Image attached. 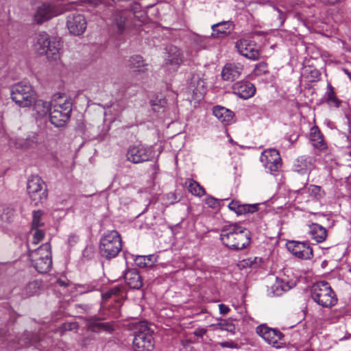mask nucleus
I'll list each match as a JSON object with an SVG mask.
<instances>
[{"mask_svg": "<svg viewBox=\"0 0 351 351\" xmlns=\"http://www.w3.org/2000/svg\"><path fill=\"white\" fill-rule=\"evenodd\" d=\"M220 239L229 249L241 250L250 245V232L247 228L237 223H231L222 228Z\"/></svg>", "mask_w": 351, "mask_h": 351, "instance_id": "f257e3e1", "label": "nucleus"}, {"mask_svg": "<svg viewBox=\"0 0 351 351\" xmlns=\"http://www.w3.org/2000/svg\"><path fill=\"white\" fill-rule=\"evenodd\" d=\"M72 100L64 94H58L53 96L51 101L49 119L52 125L56 128L66 126L69 122L72 112Z\"/></svg>", "mask_w": 351, "mask_h": 351, "instance_id": "f03ea898", "label": "nucleus"}, {"mask_svg": "<svg viewBox=\"0 0 351 351\" xmlns=\"http://www.w3.org/2000/svg\"><path fill=\"white\" fill-rule=\"evenodd\" d=\"M61 47L60 38L51 37L45 32H40L35 36L34 50L37 54L45 56L50 62H55L60 59Z\"/></svg>", "mask_w": 351, "mask_h": 351, "instance_id": "7ed1b4c3", "label": "nucleus"}, {"mask_svg": "<svg viewBox=\"0 0 351 351\" xmlns=\"http://www.w3.org/2000/svg\"><path fill=\"white\" fill-rule=\"evenodd\" d=\"M121 234L117 230H108L100 238L99 252L101 256L108 261L116 258L122 250Z\"/></svg>", "mask_w": 351, "mask_h": 351, "instance_id": "20e7f679", "label": "nucleus"}, {"mask_svg": "<svg viewBox=\"0 0 351 351\" xmlns=\"http://www.w3.org/2000/svg\"><path fill=\"white\" fill-rule=\"evenodd\" d=\"M28 257L31 265L39 273L48 272L52 265L51 248L49 242H47L36 250H32L29 244H27Z\"/></svg>", "mask_w": 351, "mask_h": 351, "instance_id": "39448f33", "label": "nucleus"}, {"mask_svg": "<svg viewBox=\"0 0 351 351\" xmlns=\"http://www.w3.org/2000/svg\"><path fill=\"white\" fill-rule=\"evenodd\" d=\"M311 295L313 300L323 308H331L338 301L336 293L326 281L315 283L311 287Z\"/></svg>", "mask_w": 351, "mask_h": 351, "instance_id": "423d86ee", "label": "nucleus"}, {"mask_svg": "<svg viewBox=\"0 0 351 351\" xmlns=\"http://www.w3.org/2000/svg\"><path fill=\"white\" fill-rule=\"evenodd\" d=\"M10 95L12 100L21 108L29 107L36 99V93L32 86L25 82L12 85Z\"/></svg>", "mask_w": 351, "mask_h": 351, "instance_id": "0eeeda50", "label": "nucleus"}, {"mask_svg": "<svg viewBox=\"0 0 351 351\" xmlns=\"http://www.w3.org/2000/svg\"><path fill=\"white\" fill-rule=\"evenodd\" d=\"M133 348L134 351H153L154 343L152 332L146 322H141L135 325Z\"/></svg>", "mask_w": 351, "mask_h": 351, "instance_id": "6e6552de", "label": "nucleus"}, {"mask_svg": "<svg viewBox=\"0 0 351 351\" xmlns=\"http://www.w3.org/2000/svg\"><path fill=\"white\" fill-rule=\"evenodd\" d=\"M69 6L52 2L43 3L37 7L34 14V21L37 24H42L68 11Z\"/></svg>", "mask_w": 351, "mask_h": 351, "instance_id": "1a4fd4ad", "label": "nucleus"}, {"mask_svg": "<svg viewBox=\"0 0 351 351\" xmlns=\"http://www.w3.org/2000/svg\"><path fill=\"white\" fill-rule=\"evenodd\" d=\"M27 191L32 202L37 206L47 198V190L42 178L38 176H32L27 180Z\"/></svg>", "mask_w": 351, "mask_h": 351, "instance_id": "9d476101", "label": "nucleus"}, {"mask_svg": "<svg viewBox=\"0 0 351 351\" xmlns=\"http://www.w3.org/2000/svg\"><path fill=\"white\" fill-rule=\"evenodd\" d=\"M260 160L264 167L271 174H276L282 167L280 153L275 149L264 150L261 155Z\"/></svg>", "mask_w": 351, "mask_h": 351, "instance_id": "9b49d317", "label": "nucleus"}, {"mask_svg": "<svg viewBox=\"0 0 351 351\" xmlns=\"http://www.w3.org/2000/svg\"><path fill=\"white\" fill-rule=\"evenodd\" d=\"M152 151L149 147L139 144L130 146L127 152V160L132 163H141L149 160Z\"/></svg>", "mask_w": 351, "mask_h": 351, "instance_id": "f8f14e48", "label": "nucleus"}, {"mask_svg": "<svg viewBox=\"0 0 351 351\" xmlns=\"http://www.w3.org/2000/svg\"><path fill=\"white\" fill-rule=\"evenodd\" d=\"M235 47L241 55L248 59L257 60L260 57L258 47L253 41L239 39L236 42Z\"/></svg>", "mask_w": 351, "mask_h": 351, "instance_id": "ddd939ff", "label": "nucleus"}, {"mask_svg": "<svg viewBox=\"0 0 351 351\" xmlns=\"http://www.w3.org/2000/svg\"><path fill=\"white\" fill-rule=\"evenodd\" d=\"M256 333L267 343L275 348H280V341L284 337L283 334L278 330L267 327L265 325L258 326L256 328Z\"/></svg>", "mask_w": 351, "mask_h": 351, "instance_id": "4468645a", "label": "nucleus"}, {"mask_svg": "<svg viewBox=\"0 0 351 351\" xmlns=\"http://www.w3.org/2000/svg\"><path fill=\"white\" fill-rule=\"evenodd\" d=\"M86 21L84 15L80 13H72L66 17V27L69 32L73 35H81L86 29Z\"/></svg>", "mask_w": 351, "mask_h": 351, "instance_id": "2eb2a0df", "label": "nucleus"}, {"mask_svg": "<svg viewBox=\"0 0 351 351\" xmlns=\"http://www.w3.org/2000/svg\"><path fill=\"white\" fill-rule=\"evenodd\" d=\"M287 249L295 256L301 259H311L313 256L312 247L304 242L291 241L287 244Z\"/></svg>", "mask_w": 351, "mask_h": 351, "instance_id": "dca6fc26", "label": "nucleus"}, {"mask_svg": "<svg viewBox=\"0 0 351 351\" xmlns=\"http://www.w3.org/2000/svg\"><path fill=\"white\" fill-rule=\"evenodd\" d=\"M183 62V54L181 50L175 46L168 49L167 56L165 58V65L169 70L176 71Z\"/></svg>", "mask_w": 351, "mask_h": 351, "instance_id": "f3484780", "label": "nucleus"}, {"mask_svg": "<svg viewBox=\"0 0 351 351\" xmlns=\"http://www.w3.org/2000/svg\"><path fill=\"white\" fill-rule=\"evenodd\" d=\"M243 71V65L239 62H230L224 65L221 77L225 81L232 82L239 78Z\"/></svg>", "mask_w": 351, "mask_h": 351, "instance_id": "a211bd4d", "label": "nucleus"}, {"mask_svg": "<svg viewBox=\"0 0 351 351\" xmlns=\"http://www.w3.org/2000/svg\"><path fill=\"white\" fill-rule=\"evenodd\" d=\"M232 89L234 95L243 99L252 97L256 92L254 84L246 81H239L234 83L232 85Z\"/></svg>", "mask_w": 351, "mask_h": 351, "instance_id": "6ab92c4d", "label": "nucleus"}, {"mask_svg": "<svg viewBox=\"0 0 351 351\" xmlns=\"http://www.w3.org/2000/svg\"><path fill=\"white\" fill-rule=\"evenodd\" d=\"M309 140L315 149L324 153L328 151V144L323 134L317 125H314L311 128Z\"/></svg>", "mask_w": 351, "mask_h": 351, "instance_id": "aec40b11", "label": "nucleus"}, {"mask_svg": "<svg viewBox=\"0 0 351 351\" xmlns=\"http://www.w3.org/2000/svg\"><path fill=\"white\" fill-rule=\"evenodd\" d=\"M230 210L234 211L237 215H247L254 213L258 210V204H241L239 201L233 200L228 204Z\"/></svg>", "mask_w": 351, "mask_h": 351, "instance_id": "412c9836", "label": "nucleus"}, {"mask_svg": "<svg viewBox=\"0 0 351 351\" xmlns=\"http://www.w3.org/2000/svg\"><path fill=\"white\" fill-rule=\"evenodd\" d=\"M234 25L231 21H222L212 25L211 36L215 38L228 36L232 31Z\"/></svg>", "mask_w": 351, "mask_h": 351, "instance_id": "4be33fe9", "label": "nucleus"}, {"mask_svg": "<svg viewBox=\"0 0 351 351\" xmlns=\"http://www.w3.org/2000/svg\"><path fill=\"white\" fill-rule=\"evenodd\" d=\"M213 113L224 125H230L233 122L234 112L225 107L220 106H215L213 109Z\"/></svg>", "mask_w": 351, "mask_h": 351, "instance_id": "5701e85b", "label": "nucleus"}, {"mask_svg": "<svg viewBox=\"0 0 351 351\" xmlns=\"http://www.w3.org/2000/svg\"><path fill=\"white\" fill-rule=\"evenodd\" d=\"M124 280L126 284L132 289H138L143 285V280L138 271L135 269H128L125 275Z\"/></svg>", "mask_w": 351, "mask_h": 351, "instance_id": "b1692460", "label": "nucleus"}, {"mask_svg": "<svg viewBox=\"0 0 351 351\" xmlns=\"http://www.w3.org/2000/svg\"><path fill=\"white\" fill-rule=\"evenodd\" d=\"M189 88L195 95L202 96L205 93L206 82L199 74H193L190 79Z\"/></svg>", "mask_w": 351, "mask_h": 351, "instance_id": "393cba45", "label": "nucleus"}, {"mask_svg": "<svg viewBox=\"0 0 351 351\" xmlns=\"http://www.w3.org/2000/svg\"><path fill=\"white\" fill-rule=\"evenodd\" d=\"M308 234L315 242L322 243L327 237V230L322 226L313 223L308 226Z\"/></svg>", "mask_w": 351, "mask_h": 351, "instance_id": "a878e982", "label": "nucleus"}, {"mask_svg": "<svg viewBox=\"0 0 351 351\" xmlns=\"http://www.w3.org/2000/svg\"><path fill=\"white\" fill-rule=\"evenodd\" d=\"M148 64L139 55H134L128 60V66L134 72L145 73L148 70Z\"/></svg>", "mask_w": 351, "mask_h": 351, "instance_id": "bb28decb", "label": "nucleus"}, {"mask_svg": "<svg viewBox=\"0 0 351 351\" xmlns=\"http://www.w3.org/2000/svg\"><path fill=\"white\" fill-rule=\"evenodd\" d=\"M130 12L127 10H116L112 15L113 24L117 27L119 33H122L125 28V22L128 19Z\"/></svg>", "mask_w": 351, "mask_h": 351, "instance_id": "cd10ccee", "label": "nucleus"}, {"mask_svg": "<svg viewBox=\"0 0 351 351\" xmlns=\"http://www.w3.org/2000/svg\"><path fill=\"white\" fill-rule=\"evenodd\" d=\"M312 167V159L310 157L301 156L297 159L294 165V169L299 173L304 174L310 171Z\"/></svg>", "mask_w": 351, "mask_h": 351, "instance_id": "c85d7f7f", "label": "nucleus"}, {"mask_svg": "<svg viewBox=\"0 0 351 351\" xmlns=\"http://www.w3.org/2000/svg\"><path fill=\"white\" fill-rule=\"evenodd\" d=\"M293 286V282H285L283 280L276 278L275 283L273 285L272 293L274 295L280 296L285 292L290 290Z\"/></svg>", "mask_w": 351, "mask_h": 351, "instance_id": "c756f323", "label": "nucleus"}, {"mask_svg": "<svg viewBox=\"0 0 351 351\" xmlns=\"http://www.w3.org/2000/svg\"><path fill=\"white\" fill-rule=\"evenodd\" d=\"M209 327L212 328L213 330H226L230 332L232 335L236 333L235 325L230 319H220L218 323L212 324Z\"/></svg>", "mask_w": 351, "mask_h": 351, "instance_id": "7c9ffc66", "label": "nucleus"}, {"mask_svg": "<svg viewBox=\"0 0 351 351\" xmlns=\"http://www.w3.org/2000/svg\"><path fill=\"white\" fill-rule=\"evenodd\" d=\"M326 102L330 106L335 108H339L341 104V101L336 97L335 89L332 86L328 83L327 90L325 94Z\"/></svg>", "mask_w": 351, "mask_h": 351, "instance_id": "2f4dec72", "label": "nucleus"}, {"mask_svg": "<svg viewBox=\"0 0 351 351\" xmlns=\"http://www.w3.org/2000/svg\"><path fill=\"white\" fill-rule=\"evenodd\" d=\"M88 330L92 332L107 331L111 332L113 330L112 325L109 322H100L98 321H93L88 324Z\"/></svg>", "mask_w": 351, "mask_h": 351, "instance_id": "473e14b6", "label": "nucleus"}, {"mask_svg": "<svg viewBox=\"0 0 351 351\" xmlns=\"http://www.w3.org/2000/svg\"><path fill=\"white\" fill-rule=\"evenodd\" d=\"M33 104H34V110L40 117L46 115L51 111V104H49L47 101L43 99H36Z\"/></svg>", "mask_w": 351, "mask_h": 351, "instance_id": "72a5a7b5", "label": "nucleus"}, {"mask_svg": "<svg viewBox=\"0 0 351 351\" xmlns=\"http://www.w3.org/2000/svg\"><path fill=\"white\" fill-rule=\"evenodd\" d=\"M134 261L140 267H152L154 265V256L153 255L137 256Z\"/></svg>", "mask_w": 351, "mask_h": 351, "instance_id": "f704fd0d", "label": "nucleus"}, {"mask_svg": "<svg viewBox=\"0 0 351 351\" xmlns=\"http://www.w3.org/2000/svg\"><path fill=\"white\" fill-rule=\"evenodd\" d=\"M187 189L189 191L194 195L203 196L205 194L204 189L199 185L198 182L193 180L188 181Z\"/></svg>", "mask_w": 351, "mask_h": 351, "instance_id": "c9c22d12", "label": "nucleus"}, {"mask_svg": "<svg viewBox=\"0 0 351 351\" xmlns=\"http://www.w3.org/2000/svg\"><path fill=\"white\" fill-rule=\"evenodd\" d=\"M305 192L308 193L309 195L315 199H320L324 197L325 193L321 186L317 185H310L303 189Z\"/></svg>", "mask_w": 351, "mask_h": 351, "instance_id": "e433bc0d", "label": "nucleus"}, {"mask_svg": "<svg viewBox=\"0 0 351 351\" xmlns=\"http://www.w3.org/2000/svg\"><path fill=\"white\" fill-rule=\"evenodd\" d=\"M30 234L32 235V240L31 241H27V244H29L30 247L32 245H37L45 237V232L40 228H32Z\"/></svg>", "mask_w": 351, "mask_h": 351, "instance_id": "4c0bfd02", "label": "nucleus"}, {"mask_svg": "<svg viewBox=\"0 0 351 351\" xmlns=\"http://www.w3.org/2000/svg\"><path fill=\"white\" fill-rule=\"evenodd\" d=\"M19 147L22 149L34 147L37 144V136L36 134L29 135L26 138L21 140Z\"/></svg>", "mask_w": 351, "mask_h": 351, "instance_id": "58836bf2", "label": "nucleus"}, {"mask_svg": "<svg viewBox=\"0 0 351 351\" xmlns=\"http://www.w3.org/2000/svg\"><path fill=\"white\" fill-rule=\"evenodd\" d=\"M39 290V284L37 281L34 280L30 282L27 285L25 288V295L27 297L32 296L34 294H36Z\"/></svg>", "mask_w": 351, "mask_h": 351, "instance_id": "ea45409f", "label": "nucleus"}, {"mask_svg": "<svg viewBox=\"0 0 351 351\" xmlns=\"http://www.w3.org/2000/svg\"><path fill=\"white\" fill-rule=\"evenodd\" d=\"M12 215V210L4 206H0V224L2 223H10Z\"/></svg>", "mask_w": 351, "mask_h": 351, "instance_id": "a19ab883", "label": "nucleus"}, {"mask_svg": "<svg viewBox=\"0 0 351 351\" xmlns=\"http://www.w3.org/2000/svg\"><path fill=\"white\" fill-rule=\"evenodd\" d=\"M43 215V211L40 210H35L33 212L32 228H39L40 227L43 226V223L41 221Z\"/></svg>", "mask_w": 351, "mask_h": 351, "instance_id": "79ce46f5", "label": "nucleus"}, {"mask_svg": "<svg viewBox=\"0 0 351 351\" xmlns=\"http://www.w3.org/2000/svg\"><path fill=\"white\" fill-rule=\"evenodd\" d=\"M30 334L28 332L25 333L19 339V343L21 346H28L39 341L37 338H29Z\"/></svg>", "mask_w": 351, "mask_h": 351, "instance_id": "37998d69", "label": "nucleus"}, {"mask_svg": "<svg viewBox=\"0 0 351 351\" xmlns=\"http://www.w3.org/2000/svg\"><path fill=\"white\" fill-rule=\"evenodd\" d=\"M268 73V66L265 62H262L256 65L254 73L256 75H261Z\"/></svg>", "mask_w": 351, "mask_h": 351, "instance_id": "c03bdc74", "label": "nucleus"}, {"mask_svg": "<svg viewBox=\"0 0 351 351\" xmlns=\"http://www.w3.org/2000/svg\"><path fill=\"white\" fill-rule=\"evenodd\" d=\"M121 291V288L118 286H115L112 287L108 291H107L104 295L106 298H110L112 295H119Z\"/></svg>", "mask_w": 351, "mask_h": 351, "instance_id": "a18cd8bd", "label": "nucleus"}, {"mask_svg": "<svg viewBox=\"0 0 351 351\" xmlns=\"http://www.w3.org/2000/svg\"><path fill=\"white\" fill-rule=\"evenodd\" d=\"M206 204L210 208H215L218 206L219 202L213 197H207L205 199Z\"/></svg>", "mask_w": 351, "mask_h": 351, "instance_id": "49530a36", "label": "nucleus"}, {"mask_svg": "<svg viewBox=\"0 0 351 351\" xmlns=\"http://www.w3.org/2000/svg\"><path fill=\"white\" fill-rule=\"evenodd\" d=\"M219 346L221 348H237L238 345L233 341H227L219 343Z\"/></svg>", "mask_w": 351, "mask_h": 351, "instance_id": "de8ad7c7", "label": "nucleus"}, {"mask_svg": "<svg viewBox=\"0 0 351 351\" xmlns=\"http://www.w3.org/2000/svg\"><path fill=\"white\" fill-rule=\"evenodd\" d=\"M274 10L278 14V19L280 22V25L282 26L286 20V14L278 8H274Z\"/></svg>", "mask_w": 351, "mask_h": 351, "instance_id": "09e8293b", "label": "nucleus"}, {"mask_svg": "<svg viewBox=\"0 0 351 351\" xmlns=\"http://www.w3.org/2000/svg\"><path fill=\"white\" fill-rule=\"evenodd\" d=\"M207 332V329L204 328H197L193 331V335L198 337H202Z\"/></svg>", "mask_w": 351, "mask_h": 351, "instance_id": "8fccbe9b", "label": "nucleus"}, {"mask_svg": "<svg viewBox=\"0 0 351 351\" xmlns=\"http://www.w3.org/2000/svg\"><path fill=\"white\" fill-rule=\"evenodd\" d=\"M69 281L66 278H58L56 281V285L62 287H66L69 285Z\"/></svg>", "mask_w": 351, "mask_h": 351, "instance_id": "3c124183", "label": "nucleus"}, {"mask_svg": "<svg viewBox=\"0 0 351 351\" xmlns=\"http://www.w3.org/2000/svg\"><path fill=\"white\" fill-rule=\"evenodd\" d=\"M219 313L222 315H226L228 313L229 311H230V308L227 305H225L223 304H220L219 305Z\"/></svg>", "mask_w": 351, "mask_h": 351, "instance_id": "603ef678", "label": "nucleus"}, {"mask_svg": "<svg viewBox=\"0 0 351 351\" xmlns=\"http://www.w3.org/2000/svg\"><path fill=\"white\" fill-rule=\"evenodd\" d=\"M256 259H257L256 257H254L253 259L251 258H249L246 260H243V262L244 263V265L252 267Z\"/></svg>", "mask_w": 351, "mask_h": 351, "instance_id": "864d4df0", "label": "nucleus"}, {"mask_svg": "<svg viewBox=\"0 0 351 351\" xmlns=\"http://www.w3.org/2000/svg\"><path fill=\"white\" fill-rule=\"evenodd\" d=\"M75 326V323H65L62 324V329L64 330H71Z\"/></svg>", "mask_w": 351, "mask_h": 351, "instance_id": "5fc2aeb1", "label": "nucleus"}, {"mask_svg": "<svg viewBox=\"0 0 351 351\" xmlns=\"http://www.w3.org/2000/svg\"><path fill=\"white\" fill-rule=\"evenodd\" d=\"M344 72L347 74V75L351 80V73L350 71H348L347 69H344Z\"/></svg>", "mask_w": 351, "mask_h": 351, "instance_id": "6e6d98bb", "label": "nucleus"}, {"mask_svg": "<svg viewBox=\"0 0 351 351\" xmlns=\"http://www.w3.org/2000/svg\"><path fill=\"white\" fill-rule=\"evenodd\" d=\"M298 135H295V136H294V138H293V139H292V137L291 136V137L289 138V141H296V139L298 138Z\"/></svg>", "mask_w": 351, "mask_h": 351, "instance_id": "4d7b16f0", "label": "nucleus"}, {"mask_svg": "<svg viewBox=\"0 0 351 351\" xmlns=\"http://www.w3.org/2000/svg\"><path fill=\"white\" fill-rule=\"evenodd\" d=\"M2 335H3V332L1 330H0V337L2 336Z\"/></svg>", "mask_w": 351, "mask_h": 351, "instance_id": "13d9d810", "label": "nucleus"}, {"mask_svg": "<svg viewBox=\"0 0 351 351\" xmlns=\"http://www.w3.org/2000/svg\"><path fill=\"white\" fill-rule=\"evenodd\" d=\"M71 238H72V237H70V238H69V241H71ZM73 238L74 239V237H73Z\"/></svg>", "mask_w": 351, "mask_h": 351, "instance_id": "bf43d9fd", "label": "nucleus"}, {"mask_svg": "<svg viewBox=\"0 0 351 351\" xmlns=\"http://www.w3.org/2000/svg\"><path fill=\"white\" fill-rule=\"evenodd\" d=\"M350 271L351 272V269H350Z\"/></svg>", "mask_w": 351, "mask_h": 351, "instance_id": "052dcab7", "label": "nucleus"}]
</instances>
